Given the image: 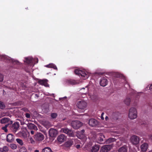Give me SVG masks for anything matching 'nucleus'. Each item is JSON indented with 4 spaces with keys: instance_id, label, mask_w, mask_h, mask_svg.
Masks as SVG:
<instances>
[{
    "instance_id": "nucleus-34",
    "label": "nucleus",
    "mask_w": 152,
    "mask_h": 152,
    "mask_svg": "<svg viewBox=\"0 0 152 152\" xmlns=\"http://www.w3.org/2000/svg\"><path fill=\"white\" fill-rule=\"evenodd\" d=\"M29 140L30 141V142L31 143L34 144L35 143L34 141L31 137H30L29 138Z\"/></svg>"
},
{
    "instance_id": "nucleus-16",
    "label": "nucleus",
    "mask_w": 152,
    "mask_h": 152,
    "mask_svg": "<svg viewBox=\"0 0 152 152\" xmlns=\"http://www.w3.org/2000/svg\"><path fill=\"white\" fill-rule=\"evenodd\" d=\"M1 123L2 124H6L8 123L9 125V124H12V122L8 118H4L1 120Z\"/></svg>"
},
{
    "instance_id": "nucleus-41",
    "label": "nucleus",
    "mask_w": 152,
    "mask_h": 152,
    "mask_svg": "<svg viewBox=\"0 0 152 152\" xmlns=\"http://www.w3.org/2000/svg\"><path fill=\"white\" fill-rule=\"evenodd\" d=\"M148 137L149 140H151L152 142V134L148 135Z\"/></svg>"
},
{
    "instance_id": "nucleus-12",
    "label": "nucleus",
    "mask_w": 152,
    "mask_h": 152,
    "mask_svg": "<svg viewBox=\"0 0 152 152\" xmlns=\"http://www.w3.org/2000/svg\"><path fill=\"white\" fill-rule=\"evenodd\" d=\"M107 83L108 81L106 77H104L101 79L100 84L101 86L104 87L107 85Z\"/></svg>"
},
{
    "instance_id": "nucleus-19",
    "label": "nucleus",
    "mask_w": 152,
    "mask_h": 152,
    "mask_svg": "<svg viewBox=\"0 0 152 152\" xmlns=\"http://www.w3.org/2000/svg\"><path fill=\"white\" fill-rule=\"evenodd\" d=\"M47 80H42L39 81V83L41 84L44 85L45 87H48L49 85L47 83Z\"/></svg>"
},
{
    "instance_id": "nucleus-33",
    "label": "nucleus",
    "mask_w": 152,
    "mask_h": 152,
    "mask_svg": "<svg viewBox=\"0 0 152 152\" xmlns=\"http://www.w3.org/2000/svg\"><path fill=\"white\" fill-rule=\"evenodd\" d=\"M10 147L13 149H15L17 148L16 145L14 144H12L10 145Z\"/></svg>"
},
{
    "instance_id": "nucleus-18",
    "label": "nucleus",
    "mask_w": 152,
    "mask_h": 152,
    "mask_svg": "<svg viewBox=\"0 0 152 152\" xmlns=\"http://www.w3.org/2000/svg\"><path fill=\"white\" fill-rule=\"evenodd\" d=\"M19 124L18 123H15L12 125V129L14 132H16L19 128Z\"/></svg>"
},
{
    "instance_id": "nucleus-3",
    "label": "nucleus",
    "mask_w": 152,
    "mask_h": 152,
    "mask_svg": "<svg viewBox=\"0 0 152 152\" xmlns=\"http://www.w3.org/2000/svg\"><path fill=\"white\" fill-rule=\"evenodd\" d=\"M77 106L80 109L84 110L87 106V103L83 100L78 101L77 103Z\"/></svg>"
},
{
    "instance_id": "nucleus-36",
    "label": "nucleus",
    "mask_w": 152,
    "mask_h": 152,
    "mask_svg": "<svg viewBox=\"0 0 152 152\" xmlns=\"http://www.w3.org/2000/svg\"><path fill=\"white\" fill-rule=\"evenodd\" d=\"M51 116L53 118H56L57 116V114L56 113H53L51 114Z\"/></svg>"
},
{
    "instance_id": "nucleus-11",
    "label": "nucleus",
    "mask_w": 152,
    "mask_h": 152,
    "mask_svg": "<svg viewBox=\"0 0 152 152\" xmlns=\"http://www.w3.org/2000/svg\"><path fill=\"white\" fill-rule=\"evenodd\" d=\"M57 140L58 142L61 143L66 140V137L64 134H61L58 136Z\"/></svg>"
},
{
    "instance_id": "nucleus-9",
    "label": "nucleus",
    "mask_w": 152,
    "mask_h": 152,
    "mask_svg": "<svg viewBox=\"0 0 152 152\" xmlns=\"http://www.w3.org/2000/svg\"><path fill=\"white\" fill-rule=\"evenodd\" d=\"M80 82L78 80L71 79L67 80L65 81L66 84L67 85H76L79 84Z\"/></svg>"
},
{
    "instance_id": "nucleus-25",
    "label": "nucleus",
    "mask_w": 152,
    "mask_h": 152,
    "mask_svg": "<svg viewBox=\"0 0 152 152\" xmlns=\"http://www.w3.org/2000/svg\"><path fill=\"white\" fill-rule=\"evenodd\" d=\"M9 150L8 148L6 146H4L3 147V148H1L0 149V151L1 152H2V151H3V152H6L7 151Z\"/></svg>"
},
{
    "instance_id": "nucleus-45",
    "label": "nucleus",
    "mask_w": 152,
    "mask_h": 152,
    "mask_svg": "<svg viewBox=\"0 0 152 152\" xmlns=\"http://www.w3.org/2000/svg\"><path fill=\"white\" fill-rule=\"evenodd\" d=\"M76 146L77 148H79L80 147V145H76Z\"/></svg>"
},
{
    "instance_id": "nucleus-21",
    "label": "nucleus",
    "mask_w": 152,
    "mask_h": 152,
    "mask_svg": "<svg viewBox=\"0 0 152 152\" xmlns=\"http://www.w3.org/2000/svg\"><path fill=\"white\" fill-rule=\"evenodd\" d=\"M25 62H26L27 64H29L33 61V59L31 57L26 58L25 60L24 61Z\"/></svg>"
},
{
    "instance_id": "nucleus-10",
    "label": "nucleus",
    "mask_w": 152,
    "mask_h": 152,
    "mask_svg": "<svg viewBox=\"0 0 152 152\" xmlns=\"http://www.w3.org/2000/svg\"><path fill=\"white\" fill-rule=\"evenodd\" d=\"M44 136L41 133H38L34 136V138L37 141H41L44 139Z\"/></svg>"
},
{
    "instance_id": "nucleus-20",
    "label": "nucleus",
    "mask_w": 152,
    "mask_h": 152,
    "mask_svg": "<svg viewBox=\"0 0 152 152\" xmlns=\"http://www.w3.org/2000/svg\"><path fill=\"white\" fill-rule=\"evenodd\" d=\"M131 101V99L129 97L126 98L124 100V103L127 105H129L130 104Z\"/></svg>"
},
{
    "instance_id": "nucleus-55",
    "label": "nucleus",
    "mask_w": 152,
    "mask_h": 152,
    "mask_svg": "<svg viewBox=\"0 0 152 152\" xmlns=\"http://www.w3.org/2000/svg\"><path fill=\"white\" fill-rule=\"evenodd\" d=\"M149 152H152V150L150 151Z\"/></svg>"
},
{
    "instance_id": "nucleus-30",
    "label": "nucleus",
    "mask_w": 152,
    "mask_h": 152,
    "mask_svg": "<svg viewBox=\"0 0 152 152\" xmlns=\"http://www.w3.org/2000/svg\"><path fill=\"white\" fill-rule=\"evenodd\" d=\"M17 142L21 145H23V142L22 140L20 139H17L16 140Z\"/></svg>"
},
{
    "instance_id": "nucleus-6",
    "label": "nucleus",
    "mask_w": 152,
    "mask_h": 152,
    "mask_svg": "<svg viewBox=\"0 0 152 152\" xmlns=\"http://www.w3.org/2000/svg\"><path fill=\"white\" fill-rule=\"evenodd\" d=\"M72 124L74 128L77 129L82 126V124L79 121H72Z\"/></svg>"
},
{
    "instance_id": "nucleus-43",
    "label": "nucleus",
    "mask_w": 152,
    "mask_h": 152,
    "mask_svg": "<svg viewBox=\"0 0 152 152\" xmlns=\"http://www.w3.org/2000/svg\"><path fill=\"white\" fill-rule=\"evenodd\" d=\"M129 152H137L135 150H132V149H129Z\"/></svg>"
},
{
    "instance_id": "nucleus-24",
    "label": "nucleus",
    "mask_w": 152,
    "mask_h": 152,
    "mask_svg": "<svg viewBox=\"0 0 152 152\" xmlns=\"http://www.w3.org/2000/svg\"><path fill=\"white\" fill-rule=\"evenodd\" d=\"M80 136H77V137L80 139H82V140L83 141V142H85L86 140V137L83 134H80Z\"/></svg>"
},
{
    "instance_id": "nucleus-54",
    "label": "nucleus",
    "mask_w": 152,
    "mask_h": 152,
    "mask_svg": "<svg viewBox=\"0 0 152 152\" xmlns=\"http://www.w3.org/2000/svg\"><path fill=\"white\" fill-rule=\"evenodd\" d=\"M137 102V101H134V102Z\"/></svg>"
},
{
    "instance_id": "nucleus-40",
    "label": "nucleus",
    "mask_w": 152,
    "mask_h": 152,
    "mask_svg": "<svg viewBox=\"0 0 152 152\" xmlns=\"http://www.w3.org/2000/svg\"><path fill=\"white\" fill-rule=\"evenodd\" d=\"M4 76L3 75L0 73V81H2L3 80Z\"/></svg>"
},
{
    "instance_id": "nucleus-49",
    "label": "nucleus",
    "mask_w": 152,
    "mask_h": 152,
    "mask_svg": "<svg viewBox=\"0 0 152 152\" xmlns=\"http://www.w3.org/2000/svg\"><path fill=\"white\" fill-rule=\"evenodd\" d=\"M75 142H78V140L77 139H75Z\"/></svg>"
},
{
    "instance_id": "nucleus-15",
    "label": "nucleus",
    "mask_w": 152,
    "mask_h": 152,
    "mask_svg": "<svg viewBox=\"0 0 152 152\" xmlns=\"http://www.w3.org/2000/svg\"><path fill=\"white\" fill-rule=\"evenodd\" d=\"M57 131L55 129H50L49 130V134L51 137H55L57 135Z\"/></svg>"
},
{
    "instance_id": "nucleus-46",
    "label": "nucleus",
    "mask_w": 152,
    "mask_h": 152,
    "mask_svg": "<svg viewBox=\"0 0 152 152\" xmlns=\"http://www.w3.org/2000/svg\"><path fill=\"white\" fill-rule=\"evenodd\" d=\"M149 87V89L151 90V91H152V84L150 86V87Z\"/></svg>"
},
{
    "instance_id": "nucleus-22",
    "label": "nucleus",
    "mask_w": 152,
    "mask_h": 152,
    "mask_svg": "<svg viewBox=\"0 0 152 152\" xmlns=\"http://www.w3.org/2000/svg\"><path fill=\"white\" fill-rule=\"evenodd\" d=\"M99 148L98 145H95L92 147L91 151L92 152H97Z\"/></svg>"
},
{
    "instance_id": "nucleus-7",
    "label": "nucleus",
    "mask_w": 152,
    "mask_h": 152,
    "mask_svg": "<svg viewBox=\"0 0 152 152\" xmlns=\"http://www.w3.org/2000/svg\"><path fill=\"white\" fill-rule=\"evenodd\" d=\"M6 137L7 141L9 142H11L14 140V136L10 134H9L7 135L5 134H1V137Z\"/></svg>"
},
{
    "instance_id": "nucleus-51",
    "label": "nucleus",
    "mask_w": 152,
    "mask_h": 152,
    "mask_svg": "<svg viewBox=\"0 0 152 152\" xmlns=\"http://www.w3.org/2000/svg\"><path fill=\"white\" fill-rule=\"evenodd\" d=\"M84 130H83L81 131V132L82 133H83L84 132Z\"/></svg>"
},
{
    "instance_id": "nucleus-27",
    "label": "nucleus",
    "mask_w": 152,
    "mask_h": 152,
    "mask_svg": "<svg viewBox=\"0 0 152 152\" xmlns=\"http://www.w3.org/2000/svg\"><path fill=\"white\" fill-rule=\"evenodd\" d=\"M118 152H127V149L126 147H123L119 148Z\"/></svg>"
},
{
    "instance_id": "nucleus-50",
    "label": "nucleus",
    "mask_w": 152,
    "mask_h": 152,
    "mask_svg": "<svg viewBox=\"0 0 152 152\" xmlns=\"http://www.w3.org/2000/svg\"><path fill=\"white\" fill-rule=\"evenodd\" d=\"M34 152H39V151L38 150H36L34 151Z\"/></svg>"
},
{
    "instance_id": "nucleus-17",
    "label": "nucleus",
    "mask_w": 152,
    "mask_h": 152,
    "mask_svg": "<svg viewBox=\"0 0 152 152\" xmlns=\"http://www.w3.org/2000/svg\"><path fill=\"white\" fill-rule=\"evenodd\" d=\"M27 126L28 128L30 129H34L35 131L37 130V127L34 124L29 123L27 124Z\"/></svg>"
},
{
    "instance_id": "nucleus-26",
    "label": "nucleus",
    "mask_w": 152,
    "mask_h": 152,
    "mask_svg": "<svg viewBox=\"0 0 152 152\" xmlns=\"http://www.w3.org/2000/svg\"><path fill=\"white\" fill-rule=\"evenodd\" d=\"M42 152H52V151L50 148L46 147L42 150Z\"/></svg>"
},
{
    "instance_id": "nucleus-28",
    "label": "nucleus",
    "mask_w": 152,
    "mask_h": 152,
    "mask_svg": "<svg viewBox=\"0 0 152 152\" xmlns=\"http://www.w3.org/2000/svg\"><path fill=\"white\" fill-rule=\"evenodd\" d=\"M44 124L46 127H50L51 124L48 121H45L44 123Z\"/></svg>"
},
{
    "instance_id": "nucleus-5",
    "label": "nucleus",
    "mask_w": 152,
    "mask_h": 152,
    "mask_svg": "<svg viewBox=\"0 0 152 152\" xmlns=\"http://www.w3.org/2000/svg\"><path fill=\"white\" fill-rule=\"evenodd\" d=\"M130 140L132 144L137 145L139 143L140 139L138 137L135 135H133L131 137Z\"/></svg>"
},
{
    "instance_id": "nucleus-14",
    "label": "nucleus",
    "mask_w": 152,
    "mask_h": 152,
    "mask_svg": "<svg viewBox=\"0 0 152 152\" xmlns=\"http://www.w3.org/2000/svg\"><path fill=\"white\" fill-rule=\"evenodd\" d=\"M148 145L147 143H144L141 145L140 149L141 151L143 152H146L148 148Z\"/></svg>"
},
{
    "instance_id": "nucleus-37",
    "label": "nucleus",
    "mask_w": 152,
    "mask_h": 152,
    "mask_svg": "<svg viewBox=\"0 0 152 152\" xmlns=\"http://www.w3.org/2000/svg\"><path fill=\"white\" fill-rule=\"evenodd\" d=\"M5 107V105L4 103L1 102H0V108L1 109H3Z\"/></svg>"
},
{
    "instance_id": "nucleus-44",
    "label": "nucleus",
    "mask_w": 152,
    "mask_h": 152,
    "mask_svg": "<svg viewBox=\"0 0 152 152\" xmlns=\"http://www.w3.org/2000/svg\"><path fill=\"white\" fill-rule=\"evenodd\" d=\"M104 113H102L101 115V118L103 120L104 119V118L103 117V115H104Z\"/></svg>"
},
{
    "instance_id": "nucleus-23",
    "label": "nucleus",
    "mask_w": 152,
    "mask_h": 152,
    "mask_svg": "<svg viewBox=\"0 0 152 152\" xmlns=\"http://www.w3.org/2000/svg\"><path fill=\"white\" fill-rule=\"evenodd\" d=\"M45 66L48 68H53L55 69H57V68L56 66L53 64H50L48 65H46Z\"/></svg>"
},
{
    "instance_id": "nucleus-1",
    "label": "nucleus",
    "mask_w": 152,
    "mask_h": 152,
    "mask_svg": "<svg viewBox=\"0 0 152 152\" xmlns=\"http://www.w3.org/2000/svg\"><path fill=\"white\" fill-rule=\"evenodd\" d=\"M128 117L131 119H134L137 118V112L135 108L132 107L130 109L129 111Z\"/></svg>"
},
{
    "instance_id": "nucleus-47",
    "label": "nucleus",
    "mask_w": 152,
    "mask_h": 152,
    "mask_svg": "<svg viewBox=\"0 0 152 152\" xmlns=\"http://www.w3.org/2000/svg\"><path fill=\"white\" fill-rule=\"evenodd\" d=\"M34 131L33 130H31V133L32 134H34Z\"/></svg>"
},
{
    "instance_id": "nucleus-13",
    "label": "nucleus",
    "mask_w": 152,
    "mask_h": 152,
    "mask_svg": "<svg viewBox=\"0 0 152 152\" xmlns=\"http://www.w3.org/2000/svg\"><path fill=\"white\" fill-rule=\"evenodd\" d=\"M112 147L110 145H106L103 146L101 148L102 152H107L110 150Z\"/></svg>"
},
{
    "instance_id": "nucleus-2",
    "label": "nucleus",
    "mask_w": 152,
    "mask_h": 152,
    "mask_svg": "<svg viewBox=\"0 0 152 152\" xmlns=\"http://www.w3.org/2000/svg\"><path fill=\"white\" fill-rule=\"evenodd\" d=\"M75 74L80 76V78L83 79H86L88 78L89 75L86 73V72L83 71L78 69H76L74 71Z\"/></svg>"
},
{
    "instance_id": "nucleus-52",
    "label": "nucleus",
    "mask_w": 152,
    "mask_h": 152,
    "mask_svg": "<svg viewBox=\"0 0 152 152\" xmlns=\"http://www.w3.org/2000/svg\"><path fill=\"white\" fill-rule=\"evenodd\" d=\"M36 60H37V63H38V59L37 58L36 59Z\"/></svg>"
},
{
    "instance_id": "nucleus-53",
    "label": "nucleus",
    "mask_w": 152,
    "mask_h": 152,
    "mask_svg": "<svg viewBox=\"0 0 152 152\" xmlns=\"http://www.w3.org/2000/svg\"><path fill=\"white\" fill-rule=\"evenodd\" d=\"M35 95L37 97H38V95L37 94H36Z\"/></svg>"
},
{
    "instance_id": "nucleus-29",
    "label": "nucleus",
    "mask_w": 152,
    "mask_h": 152,
    "mask_svg": "<svg viewBox=\"0 0 152 152\" xmlns=\"http://www.w3.org/2000/svg\"><path fill=\"white\" fill-rule=\"evenodd\" d=\"M98 136H99L101 137L99 138V137L98 136V139L100 142H101L103 141V138H104V136L102 134H100L99 135H98Z\"/></svg>"
},
{
    "instance_id": "nucleus-48",
    "label": "nucleus",
    "mask_w": 152,
    "mask_h": 152,
    "mask_svg": "<svg viewBox=\"0 0 152 152\" xmlns=\"http://www.w3.org/2000/svg\"><path fill=\"white\" fill-rule=\"evenodd\" d=\"M108 119V118L107 116H106L105 118V119L106 120H107Z\"/></svg>"
},
{
    "instance_id": "nucleus-31",
    "label": "nucleus",
    "mask_w": 152,
    "mask_h": 152,
    "mask_svg": "<svg viewBox=\"0 0 152 152\" xmlns=\"http://www.w3.org/2000/svg\"><path fill=\"white\" fill-rule=\"evenodd\" d=\"M115 139L114 138H110L108 139L107 140V142L108 143L114 141H115Z\"/></svg>"
},
{
    "instance_id": "nucleus-38",
    "label": "nucleus",
    "mask_w": 152,
    "mask_h": 152,
    "mask_svg": "<svg viewBox=\"0 0 152 152\" xmlns=\"http://www.w3.org/2000/svg\"><path fill=\"white\" fill-rule=\"evenodd\" d=\"M12 61L14 64H16L19 65L20 64V62L18 61L12 59Z\"/></svg>"
},
{
    "instance_id": "nucleus-42",
    "label": "nucleus",
    "mask_w": 152,
    "mask_h": 152,
    "mask_svg": "<svg viewBox=\"0 0 152 152\" xmlns=\"http://www.w3.org/2000/svg\"><path fill=\"white\" fill-rule=\"evenodd\" d=\"M26 117L27 118H30V115L28 113L26 114Z\"/></svg>"
},
{
    "instance_id": "nucleus-8",
    "label": "nucleus",
    "mask_w": 152,
    "mask_h": 152,
    "mask_svg": "<svg viewBox=\"0 0 152 152\" xmlns=\"http://www.w3.org/2000/svg\"><path fill=\"white\" fill-rule=\"evenodd\" d=\"M88 124L90 126L94 127L97 126L99 122L96 120L91 118L89 120Z\"/></svg>"
},
{
    "instance_id": "nucleus-32",
    "label": "nucleus",
    "mask_w": 152,
    "mask_h": 152,
    "mask_svg": "<svg viewBox=\"0 0 152 152\" xmlns=\"http://www.w3.org/2000/svg\"><path fill=\"white\" fill-rule=\"evenodd\" d=\"M8 125L9 124H7L6 125L4 126L2 128V129L5 132H7V127Z\"/></svg>"
},
{
    "instance_id": "nucleus-35",
    "label": "nucleus",
    "mask_w": 152,
    "mask_h": 152,
    "mask_svg": "<svg viewBox=\"0 0 152 152\" xmlns=\"http://www.w3.org/2000/svg\"><path fill=\"white\" fill-rule=\"evenodd\" d=\"M20 152H26L27 151V150L25 147H22L20 149Z\"/></svg>"
},
{
    "instance_id": "nucleus-4",
    "label": "nucleus",
    "mask_w": 152,
    "mask_h": 152,
    "mask_svg": "<svg viewBox=\"0 0 152 152\" xmlns=\"http://www.w3.org/2000/svg\"><path fill=\"white\" fill-rule=\"evenodd\" d=\"M61 132L67 134L69 137H73L75 134L74 132L71 130H69L67 128H62L61 130Z\"/></svg>"
},
{
    "instance_id": "nucleus-39",
    "label": "nucleus",
    "mask_w": 152,
    "mask_h": 152,
    "mask_svg": "<svg viewBox=\"0 0 152 152\" xmlns=\"http://www.w3.org/2000/svg\"><path fill=\"white\" fill-rule=\"evenodd\" d=\"M72 143L73 141H72V140H69L66 142V143L69 144V146L72 145Z\"/></svg>"
},
{
    "instance_id": "nucleus-56",
    "label": "nucleus",
    "mask_w": 152,
    "mask_h": 152,
    "mask_svg": "<svg viewBox=\"0 0 152 152\" xmlns=\"http://www.w3.org/2000/svg\"><path fill=\"white\" fill-rule=\"evenodd\" d=\"M8 59L10 60V58H8Z\"/></svg>"
}]
</instances>
